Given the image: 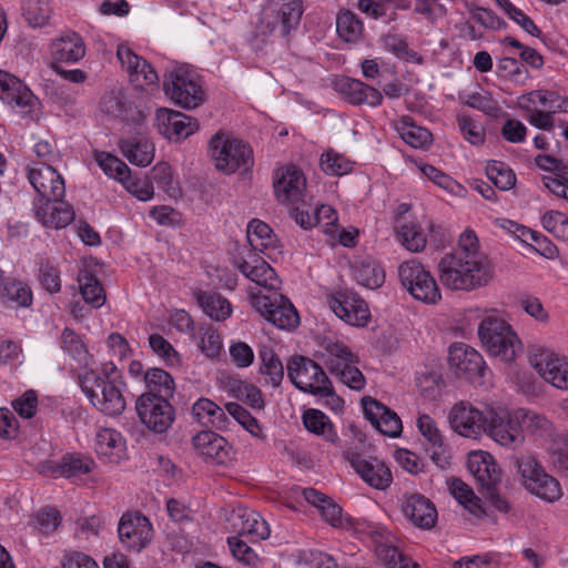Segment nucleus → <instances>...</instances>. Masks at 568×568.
<instances>
[{"label": "nucleus", "instance_id": "obj_1", "mask_svg": "<svg viewBox=\"0 0 568 568\" xmlns=\"http://www.w3.org/2000/svg\"><path fill=\"white\" fill-rule=\"evenodd\" d=\"M493 267L480 251L473 230L464 231L457 246L438 262L440 283L450 291L471 292L486 286L493 278Z\"/></svg>", "mask_w": 568, "mask_h": 568}, {"label": "nucleus", "instance_id": "obj_2", "mask_svg": "<svg viewBox=\"0 0 568 568\" xmlns=\"http://www.w3.org/2000/svg\"><path fill=\"white\" fill-rule=\"evenodd\" d=\"M353 528L362 538L368 539L375 549L376 557L387 568H420L417 562L406 556L399 548L398 538L385 526L365 519H358Z\"/></svg>", "mask_w": 568, "mask_h": 568}, {"label": "nucleus", "instance_id": "obj_3", "mask_svg": "<svg viewBox=\"0 0 568 568\" xmlns=\"http://www.w3.org/2000/svg\"><path fill=\"white\" fill-rule=\"evenodd\" d=\"M478 336L485 349L501 362H513L523 344L511 326L498 316H486L478 326Z\"/></svg>", "mask_w": 568, "mask_h": 568}, {"label": "nucleus", "instance_id": "obj_4", "mask_svg": "<svg viewBox=\"0 0 568 568\" xmlns=\"http://www.w3.org/2000/svg\"><path fill=\"white\" fill-rule=\"evenodd\" d=\"M209 146L216 170L225 174H232L241 169L247 171L254 164L251 145L229 133H215Z\"/></svg>", "mask_w": 568, "mask_h": 568}, {"label": "nucleus", "instance_id": "obj_5", "mask_svg": "<svg viewBox=\"0 0 568 568\" xmlns=\"http://www.w3.org/2000/svg\"><path fill=\"white\" fill-rule=\"evenodd\" d=\"M486 433L500 446L511 449L520 447L525 443L520 408H489Z\"/></svg>", "mask_w": 568, "mask_h": 568}, {"label": "nucleus", "instance_id": "obj_6", "mask_svg": "<svg viewBox=\"0 0 568 568\" xmlns=\"http://www.w3.org/2000/svg\"><path fill=\"white\" fill-rule=\"evenodd\" d=\"M163 89L174 104L184 109H195L205 101V91L200 77L189 70L178 69L164 75Z\"/></svg>", "mask_w": 568, "mask_h": 568}, {"label": "nucleus", "instance_id": "obj_7", "mask_svg": "<svg viewBox=\"0 0 568 568\" xmlns=\"http://www.w3.org/2000/svg\"><path fill=\"white\" fill-rule=\"evenodd\" d=\"M287 377L303 393L311 395L331 394V381L323 367L315 361L303 356H292L286 365Z\"/></svg>", "mask_w": 568, "mask_h": 568}, {"label": "nucleus", "instance_id": "obj_8", "mask_svg": "<svg viewBox=\"0 0 568 568\" xmlns=\"http://www.w3.org/2000/svg\"><path fill=\"white\" fill-rule=\"evenodd\" d=\"M402 286L417 301L436 304L442 298L436 280L417 260H409L398 267Z\"/></svg>", "mask_w": 568, "mask_h": 568}, {"label": "nucleus", "instance_id": "obj_9", "mask_svg": "<svg viewBox=\"0 0 568 568\" xmlns=\"http://www.w3.org/2000/svg\"><path fill=\"white\" fill-rule=\"evenodd\" d=\"M253 307L275 327L292 332L298 327L301 320L292 302L276 292L253 294Z\"/></svg>", "mask_w": 568, "mask_h": 568}, {"label": "nucleus", "instance_id": "obj_10", "mask_svg": "<svg viewBox=\"0 0 568 568\" xmlns=\"http://www.w3.org/2000/svg\"><path fill=\"white\" fill-rule=\"evenodd\" d=\"M78 379L81 390L98 410L108 416H119L124 412L126 407L123 395L126 387L124 381H111V386H108L105 397L99 399V396L92 389L93 386L99 387L97 384V371L88 369L79 374Z\"/></svg>", "mask_w": 568, "mask_h": 568}, {"label": "nucleus", "instance_id": "obj_11", "mask_svg": "<svg viewBox=\"0 0 568 568\" xmlns=\"http://www.w3.org/2000/svg\"><path fill=\"white\" fill-rule=\"evenodd\" d=\"M529 363L552 386L568 390V359L541 346H531Z\"/></svg>", "mask_w": 568, "mask_h": 568}, {"label": "nucleus", "instance_id": "obj_12", "mask_svg": "<svg viewBox=\"0 0 568 568\" xmlns=\"http://www.w3.org/2000/svg\"><path fill=\"white\" fill-rule=\"evenodd\" d=\"M141 422L154 433L163 434L172 425L175 412L169 399L152 394H142L135 402Z\"/></svg>", "mask_w": 568, "mask_h": 568}, {"label": "nucleus", "instance_id": "obj_13", "mask_svg": "<svg viewBox=\"0 0 568 568\" xmlns=\"http://www.w3.org/2000/svg\"><path fill=\"white\" fill-rule=\"evenodd\" d=\"M119 539L128 550L140 552L153 537L150 520L139 511L125 513L118 525Z\"/></svg>", "mask_w": 568, "mask_h": 568}, {"label": "nucleus", "instance_id": "obj_14", "mask_svg": "<svg viewBox=\"0 0 568 568\" xmlns=\"http://www.w3.org/2000/svg\"><path fill=\"white\" fill-rule=\"evenodd\" d=\"M304 6L302 0H291L263 13L261 24L273 34L278 32L282 38L295 30L302 19Z\"/></svg>", "mask_w": 568, "mask_h": 568}, {"label": "nucleus", "instance_id": "obj_15", "mask_svg": "<svg viewBox=\"0 0 568 568\" xmlns=\"http://www.w3.org/2000/svg\"><path fill=\"white\" fill-rule=\"evenodd\" d=\"M525 488L545 501L552 503L560 498L559 481L547 474L540 464H517Z\"/></svg>", "mask_w": 568, "mask_h": 568}, {"label": "nucleus", "instance_id": "obj_16", "mask_svg": "<svg viewBox=\"0 0 568 568\" xmlns=\"http://www.w3.org/2000/svg\"><path fill=\"white\" fill-rule=\"evenodd\" d=\"M469 473L474 475L481 491L490 504L500 513L508 514L510 503L498 493L497 486L501 481L499 464H466Z\"/></svg>", "mask_w": 568, "mask_h": 568}, {"label": "nucleus", "instance_id": "obj_17", "mask_svg": "<svg viewBox=\"0 0 568 568\" xmlns=\"http://www.w3.org/2000/svg\"><path fill=\"white\" fill-rule=\"evenodd\" d=\"M448 420L450 427L464 437L477 438L486 433L487 413L484 414L468 402L455 404L449 412Z\"/></svg>", "mask_w": 568, "mask_h": 568}, {"label": "nucleus", "instance_id": "obj_18", "mask_svg": "<svg viewBox=\"0 0 568 568\" xmlns=\"http://www.w3.org/2000/svg\"><path fill=\"white\" fill-rule=\"evenodd\" d=\"M28 179L33 189L45 200H62L65 185L62 176L49 163L36 162L29 168Z\"/></svg>", "mask_w": 568, "mask_h": 568}, {"label": "nucleus", "instance_id": "obj_19", "mask_svg": "<svg viewBox=\"0 0 568 568\" xmlns=\"http://www.w3.org/2000/svg\"><path fill=\"white\" fill-rule=\"evenodd\" d=\"M159 132L169 140L186 139L199 129L195 119L171 109H159L155 115Z\"/></svg>", "mask_w": 568, "mask_h": 568}, {"label": "nucleus", "instance_id": "obj_20", "mask_svg": "<svg viewBox=\"0 0 568 568\" xmlns=\"http://www.w3.org/2000/svg\"><path fill=\"white\" fill-rule=\"evenodd\" d=\"M448 362L460 377L474 379L484 376L486 364L483 356L464 343H456L449 347Z\"/></svg>", "mask_w": 568, "mask_h": 568}, {"label": "nucleus", "instance_id": "obj_21", "mask_svg": "<svg viewBox=\"0 0 568 568\" xmlns=\"http://www.w3.org/2000/svg\"><path fill=\"white\" fill-rule=\"evenodd\" d=\"M331 310L345 323L364 326L369 318L367 304L362 298L347 293H336L328 301Z\"/></svg>", "mask_w": 568, "mask_h": 568}, {"label": "nucleus", "instance_id": "obj_22", "mask_svg": "<svg viewBox=\"0 0 568 568\" xmlns=\"http://www.w3.org/2000/svg\"><path fill=\"white\" fill-rule=\"evenodd\" d=\"M306 186V179L301 170L287 165L277 172L274 181V193L281 203H296Z\"/></svg>", "mask_w": 568, "mask_h": 568}, {"label": "nucleus", "instance_id": "obj_23", "mask_svg": "<svg viewBox=\"0 0 568 568\" xmlns=\"http://www.w3.org/2000/svg\"><path fill=\"white\" fill-rule=\"evenodd\" d=\"M0 99L10 105L30 112L37 102L31 90L14 75L0 70Z\"/></svg>", "mask_w": 568, "mask_h": 568}, {"label": "nucleus", "instance_id": "obj_24", "mask_svg": "<svg viewBox=\"0 0 568 568\" xmlns=\"http://www.w3.org/2000/svg\"><path fill=\"white\" fill-rule=\"evenodd\" d=\"M49 49L52 63L57 64L75 63L85 54L84 41L82 37L74 31L64 32L53 39Z\"/></svg>", "mask_w": 568, "mask_h": 568}, {"label": "nucleus", "instance_id": "obj_25", "mask_svg": "<svg viewBox=\"0 0 568 568\" xmlns=\"http://www.w3.org/2000/svg\"><path fill=\"white\" fill-rule=\"evenodd\" d=\"M404 516L422 529H430L437 520V510L434 504L420 494H413L405 498L402 505Z\"/></svg>", "mask_w": 568, "mask_h": 568}, {"label": "nucleus", "instance_id": "obj_26", "mask_svg": "<svg viewBox=\"0 0 568 568\" xmlns=\"http://www.w3.org/2000/svg\"><path fill=\"white\" fill-rule=\"evenodd\" d=\"M336 89L352 104L366 103L371 106H377L383 100V95L377 89L362 82L361 80L347 77L336 81Z\"/></svg>", "mask_w": 568, "mask_h": 568}, {"label": "nucleus", "instance_id": "obj_27", "mask_svg": "<svg viewBox=\"0 0 568 568\" xmlns=\"http://www.w3.org/2000/svg\"><path fill=\"white\" fill-rule=\"evenodd\" d=\"M232 530L242 536H253L258 539L268 537V527L265 520H258V515L246 508L233 509L227 518Z\"/></svg>", "mask_w": 568, "mask_h": 568}, {"label": "nucleus", "instance_id": "obj_28", "mask_svg": "<svg viewBox=\"0 0 568 568\" xmlns=\"http://www.w3.org/2000/svg\"><path fill=\"white\" fill-rule=\"evenodd\" d=\"M36 215L43 225L62 229L73 221L74 211L61 200H45L36 205Z\"/></svg>", "mask_w": 568, "mask_h": 568}, {"label": "nucleus", "instance_id": "obj_29", "mask_svg": "<svg viewBox=\"0 0 568 568\" xmlns=\"http://www.w3.org/2000/svg\"><path fill=\"white\" fill-rule=\"evenodd\" d=\"M194 449L200 456L224 462L229 458L231 446L221 435L212 430H203L197 433L192 439Z\"/></svg>", "mask_w": 568, "mask_h": 568}, {"label": "nucleus", "instance_id": "obj_30", "mask_svg": "<svg viewBox=\"0 0 568 568\" xmlns=\"http://www.w3.org/2000/svg\"><path fill=\"white\" fill-rule=\"evenodd\" d=\"M417 427L420 434L428 442L426 452L432 462H447L452 458L449 452L444 446L443 437L436 426L435 420L429 415H420L417 419Z\"/></svg>", "mask_w": 568, "mask_h": 568}, {"label": "nucleus", "instance_id": "obj_31", "mask_svg": "<svg viewBox=\"0 0 568 568\" xmlns=\"http://www.w3.org/2000/svg\"><path fill=\"white\" fill-rule=\"evenodd\" d=\"M305 500L316 507L326 523L333 527L343 526V510L332 498L312 487L302 489Z\"/></svg>", "mask_w": 568, "mask_h": 568}, {"label": "nucleus", "instance_id": "obj_32", "mask_svg": "<svg viewBox=\"0 0 568 568\" xmlns=\"http://www.w3.org/2000/svg\"><path fill=\"white\" fill-rule=\"evenodd\" d=\"M322 347V361L328 372L338 371L347 363H358V356L351 348L338 339L325 338Z\"/></svg>", "mask_w": 568, "mask_h": 568}, {"label": "nucleus", "instance_id": "obj_33", "mask_svg": "<svg viewBox=\"0 0 568 568\" xmlns=\"http://www.w3.org/2000/svg\"><path fill=\"white\" fill-rule=\"evenodd\" d=\"M239 270L248 280L260 286L268 288L272 292H274V290H276L280 284V280L275 271L264 260L255 258L254 264L243 260L239 263Z\"/></svg>", "mask_w": 568, "mask_h": 568}, {"label": "nucleus", "instance_id": "obj_34", "mask_svg": "<svg viewBox=\"0 0 568 568\" xmlns=\"http://www.w3.org/2000/svg\"><path fill=\"white\" fill-rule=\"evenodd\" d=\"M119 148L128 161L136 166H148L154 158V146L143 139L120 140Z\"/></svg>", "mask_w": 568, "mask_h": 568}, {"label": "nucleus", "instance_id": "obj_35", "mask_svg": "<svg viewBox=\"0 0 568 568\" xmlns=\"http://www.w3.org/2000/svg\"><path fill=\"white\" fill-rule=\"evenodd\" d=\"M95 464H37L36 470L51 478H67L77 483L82 475L93 470Z\"/></svg>", "mask_w": 568, "mask_h": 568}, {"label": "nucleus", "instance_id": "obj_36", "mask_svg": "<svg viewBox=\"0 0 568 568\" xmlns=\"http://www.w3.org/2000/svg\"><path fill=\"white\" fill-rule=\"evenodd\" d=\"M520 415L524 434L538 438H550L556 435L554 424L545 415L523 407H520Z\"/></svg>", "mask_w": 568, "mask_h": 568}, {"label": "nucleus", "instance_id": "obj_37", "mask_svg": "<svg viewBox=\"0 0 568 568\" xmlns=\"http://www.w3.org/2000/svg\"><path fill=\"white\" fill-rule=\"evenodd\" d=\"M355 471L371 487L383 490L393 481V475L387 464H352Z\"/></svg>", "mask_w": 568, "mask_h": 568}, {"label": "nucleus", "instance_id": "obj_38", "mask_svg": "<svg viewBox=\"0 0 568 568\" xmlns=\"http://www.w3.org/2000/svg\"><path fill=\"white\" fill-rule=\"evenodd\" d=\"M144 382L148 390L144 394H152L155 397L170 399L173 396L175 385L173 377L162 368H150L144 373Z\"/></svg>", "mask_w": 568, "mask_h": 568}, {"label": "nucleus", "instance_id": "obj_39", "mask_svg": "<svg viewBox=\"0 0 568 568\" xmlns=\"http://www.w3.org/2000/svg\"><path fill=\"white\" fill-rule=\"evenodd\" d=\"M197 303L203 312L216 322L226 320L232 313L231 303L220 293L201 292L197 294Z\"/></svg>", "mask_w": 568, "mask_h": 568}, {"label": "nucleus", "instance_id": "obj_40", "mask_svg": "<svg viewBox=\"0 0 568 568\" xmlns=\"http://www.w3.org/2000/svg\"><path fill=\"white\" fill-rule=\"evenodd\" d=\"M336 32L344 41L356 43L364 32L363 21L353 11L342 9L336 17Z\"/></svg>", "mask_w": 568, "mask_h": 568}, {"label": "nucleus", "instance_id": "obj_41", "mask_svg": "<svg viewBox=\"0 0 568 568\" xmlns=\"http://www.w3.org/2000/svg\"><path fill=\"white\" fill-rule=\"evenodd\" d=\"M396 130L403 141L415 149H425L432 143V133L415 124L410 116H404Z\"/></svg>", "mask_w": 568, "mask_h": 568}, {"label": "nucleus", "instance_id": "obj_42", "mask_svg": "<svg viewBox=\"0 0 568 568\" xmlns=\"http://www.w3.org/2000/svg\"><path fill=\"white\" fill-rule=\"evenodd\" d=\"M382 42L386 51L405 62L414 64H422L424 62L420 54L409 49L406 37L400 33L389 31L382 37Z\"/></svg>", "mask_w": 568, "mask_h": 568}, {"label": "nucleus", "instance_id": "obj_43", "mask_svg": "<svg viewBox=\"0 0 568 568\" xmlns=\"http://www.w3.org/2000/svg\"><path fill=\"white\" fill-rule=\"evenodd\" d=\"M80 293L83 300L94 308L105 303V293L102 284L94 274L84 270L78 276Z\"/></svg>", "mask_w": 568, "mask_h": 568}, {"label": "nucleus", "instance_id": "obj_44", "mask_svg": "<svg viewBox=\"0 0 568 568\" xmlns=\"http://www.w3.org/2000/svg\"><path fill=\"white\" fill-rule=\"evenodd\" d=\"M247 241L253 250L263 252L276 247V235L265 222L252 220L247 225Z\"/></svg>", "mask_w": 568, "mask_h": 568}, {"label": "nucleus", "instance_id": "obj_45", "mask_svg": "<svg viewBox=\"0 0 568 568\" xmlns=\"http://www.w3.org/2000/svg\"><path fill=\"white\" fill-rule=\"evenodd\" d=\"M354 278L362 286L375 290L383 285L385 273L374 260L366 258L354 266Z\"/></svg>", "mask_w": 568, "mask_h": 568}, {"label": "nucleus", "instance_id": "obj_46", "mask_svg": "<svg viewBox=\"0 0 568 568\" xmlns=\"http://www.w3.org/2000/svg\"><path fill=\"white\" fill-rule=\"evenodd\" d=\"M0 298L11 301L20 306H29L32 303L31 290L23 283L0 274Z\"/></svg>", "mask_w": 568, "mask_h": 568}, {"label": "nucleus", "instance_id": "obj_47", "mask_svg": "<svg viewBox=\"0 0 568 568\" xmlns=\"http://www.w3.org/2000/svg\"><path fill=\"white\" fill-rule=\"evenodd\" d=\"M400 243L410 252H422L427 243L423 227L415 222H406L394 226Z\"/></svg>", "mask_w": 568, "mask_h": 568}, {"label": "nucleus", "instance_id": "obj_48", "mask_svg": "<svg viewBox=\"0 0 568 568\" xmlns=\"http://www.w3.org/2000/svg\"><path fill=\"white\" fill-rule=\"evenodd\" d=\"M94 160L108 176L122 183L130 180V168L115 155L104 151H95Z\"/></svg>", "mask_w": 568, "mask_h": 568}, {"label": "nucleus", "instance_id": "obj_49", "mask_svg": "<svg viewBox=\"0 0 568 568\" xmlns=\"http://www.w3.org/2000/svg\"><path fill=\"white\" fill-rule=\"evenodd\" d=\"M258 356L261 359L260 372L262 375L268 377V383L277 387L284 378V366L280 357L270 347L263 346Z\"/></svg>", "mask_w": 568, "mask_h": 568}, {"label": "nucleus", "instance_id": "obj_50", "mask_svg": "<svg viewBox=\"0 0 568 568\" xmlns=\"http://www.w3.org/2000/svg\"><path fill=\"white\" fill-rule=\"evenodd\" d=\"M116 57L122 68L125 69L128 73L132 72V70H135L139 65H142L143 68H146L148 71L143 75L144 79H146L149 82L159 81L158 73L152 68V65L146 60L134 53L129 47L123 44L119 45L116 50Z\"/></svg>", "mask_w": 568, "mask_h": 568}, {"label": "nucleus", "instance_id": "obj_51", "mask_svg": "<svg viewBox=\"0 0 568 568\" xmlns=\"http://www.w3.org/2000/svg\"><path fill=\"white\" fill-rule=\"evenodd\" d=\"M62 348L68 353L77 363L88 366L90 362V354L87 346L81 341L80 336L70 328H64L61 335Z\"/></svg>", "mask_w": 568, "mask_h": 568}, {"label": "nucleus", "instance_id": "obj_52", "mask_svg": "<svg viewBox=\"0 0 568 568\" xmlns=\"http://www.w3.org/2000/svg\"><path fill=\"white\" fill-rule=\"evenodd\" d=\"M486 175L496 187L508 191L516 184L514 171L504 162L490 161L486 166Z\"/></svg>", "mask_w": 568, "mask_h": 568}, {"label": "nucleus", "instance_id": "obj_53", "mask_svg": "<svg viewBox=\"0 0 568 568\" xmlns=\"http://www.w3.org/2000/svg\"><path fill=\"white\" fill-rule=\"evenodd\" d=\"M303 424L308 432L322 435L328 440H333L335 436L328 417L318 409L312 408L304 412Z\"/></svg>", "mask_w": 568, "mask_h": 568}, {"label": "nucleus", "instance_id": "obj_54", "mask_svg": "<svg viewBox=\"0 0 568 568\" xmlns=\"http://www.w3.org/2000/svg\"><path fill=\"white\" fill-rule=\"evenodd\" d=\"M505 11L509 19L518 24L524 31L532 37L540 38L541 31L535 22L519 8L515 7L509 0H495Z\"/></svg>", "mask_w": 568, "mask_h": 568}, {"label": "nucleus", "instance_id": "obj_55", "mask_svg": "<svg viewBox=\"0 0 568 568\" xmlns=\"http://www.w3.org/2000/svg\"><path fill=\"white\" fill-rule=\"evenodd\" d=\"M390 0H358L357 8L374 20L383 19L385 23L397 20V12L388 10Z\"/></svg>", "mask_w": 568, "mask_h": 568}, {"label": "nucleus", "instance_id": "obj_56", "mask_svg": "<svg viewBox=\"0 0 568 568\" xmlns=\"http://www.w3.org/2000/svg\"><path fill=\"white\" fill-rule=\"evenodd\" d=\"M231 392L236 399L246 403L253 409H264L262 392L255 385L240 381L232 386Z\"/></svg>", "mask_w": 568, "mask_h": 568}, {"label": "nucleus", "instance_id": "obj_57", "mask_svg": "<svg viewBox=\"0 0 568 568\" xmlns=\"http://www.w3.org/2000/svg\"><path fill=\"white\" fill-rule=\"evenodd\" d=\"M38 266V278L42 287L50 294L60 292L61 278L58 267L48 258H41Z\"/></svg>", "mask_w": 568, "mask_h": 568}, {"label": "nucleus", "instance_id": "obj_58", "mask_svg": "<svg viewBox=\"0 0 568 568\" xmlns=\"http://www.w3.org/2000/svg\"><path fill=\"white\" fill-rule=\"evenodd\" d=\"M321 168L328 175L341 176L352 171L353 163L342 154L327 151L321 156Z\"/></svg>", "mask_w": 568, "mask_h": 568}, {"label": "nucleus", "instance_id": "obj_59", "mask_svg": "<svg viewBox=\"0 0 568 568\" xmlns=\"http://www.w3.org/2000/svg\"><path fill=\"white\" fill-rule=\"evenodd\" d=\"M51 9L48 0H30L24 9L23 16L28 24L32 28L44 27L50 18Z\"/></svg>", "mask_w": 568, "mask_h": 568}, {"label": "nucleus", "instance_id": "obj_60", "mask_svg": "<svg viewBox=\"0 0 568 568\" xmlns=\"http://www.w3.org/2000/svg\"><path fill=\"white\" fill-rule=\"evenodd\" d=\"M356 364L357 363H347L339 367L338 371H332L329 373L351 389L361 390L365 387L366 381Z\"/></svg>", "mask_w": 568, "mask_h": 568}, {"label": "nucleus", "instance_id": "obj_61", "mask_svg": "<svg viewBox=\"0 0 568 568\" xmlns=\"http://www.w3.org/2000/svg\"><path fill=\"white\" fill-rule=\"evenodd\" d=\"M149 345L153 353L161 357L168 365L175 366L180 364V355L172 344L160 334L149 336Z\"/></svg>", "mask_w": 568, "mask_h": 568}, {"label": "nucleus", "instance_id": "obj_62", "mask_svg": "<svg viewBox=\"0 0 568 568\" xmlns=\"http://www.w3.org/2000/svg\"><path fill=\"white\" fill-rule=\"evenodd\" d=\"M226 412L241 424L248 433L253 436H258L261 430L260 424L255 417H253L248 410L237 403H227L225 405Z\"/></svg>", "mask_w": 568, "mask_h": 568}, {"label": "nucleus", "instance_id": "obj_63", "mask_svg": "<svg viewBox=\"0 0 568 568\" xmlns=\"http://www.w3.org/2000/svg\"><path fill=\"white\" fill-rule=\"evenodd\" d=\"M504 45L518 49L520 60L534 69H540L544 64L542 57L531 47L524 45L514 37H505L500 41Z\"/></svg>", "mask_w": 568, "mask_h": 568}, {"label": "nucleus", "instance_id": "obj_64", "mask_svg": "<svg viewBox=\"0 0 568 568\" xmlns=\"http://www.w3.org/2000/svg\"><path fill=\"white\" fill-rule=\"evenodd\" d=\"M458 126L464 139L473 145H480L485 141V132L481 125L475 122L470 116L458 115Z\"/></svg>", "mask_w": 568, "mask_h": 568}]
</instances>
